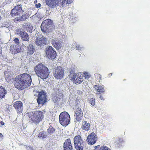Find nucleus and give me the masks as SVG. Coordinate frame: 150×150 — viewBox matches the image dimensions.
I'll return each instance as SVG.
<instances>
[{"label":"nucleus","mask_w":150,"mask_h":150,"mask_svg":"<svg viewBox=\"0 0 150 150\" xmlns=\"http://www.w3.org/2000/svg\"><path fill=\"white\" fill-rule=\"evenodd\" d=\"M32 80L29 74L24 73L19 75L15 78L14 85L15 87L19 90H22L30 86Z\"/></svg>","instance_id":"nucleus-1"},{"label":"nucleus","mask_w":150,"mask_h":150,"mask_svg":"<svg viewBox=\"0 0 150 150\" xmlns=\"http://www.w3.org/2000/svg\"><path fill=\"white\" fill-rule=\"evenodd\" d=\"M37 76L42 79H46L50 74V70L47 67L42 63L38 64L34 68Z\"/></svg>","instance_id":"nucleus-2"},{"label":"nucleus","mask_w":150,"mask_h":150,"mask_svg":"<svg viewBox=\"0 0 150 150\" xmlns=\"http://www.w3.org/2000/svg\"><path fill=\"white\" fill-rule=\"evenodd\" d=\"M27 114L30 118V122L36 125L42 121L44 118L43 113L39 110H36L34 112H29Z\"/></svg>","instance_id":"nucleus-3"},{"label":"nucleus","mask_w":150,"mask_h":150,"mask_svg":"<svg viewBox=\"0 0 150 150\" xmlns=\"http://www.w3.org/2000/svg\"><path fill=\"white\" fill-rule=\"evenodd\" d=\"M59 122L63 126L66 127L70 122V117L69 114L67 112H62L59 116Z\"/></svg>","instance_id":"nucleus-4"},{"label":"nucleus","mask_w":150,"mask_h":150,"mask_svg":"<svg viewBox=\"0 0 150 150\" xmlns=\"http://www.w3.org/2000/svg\"><path fill=\"white\" fill-rule=\"evenodd\" d=\"M74 143L77 150H83L85 142L80 135H77L74 139Z\"/></svg>","instance_id":"nucleus-5"},{"label":"nucleus","mask_w":150,"mask_h":150,"mask_svg":"<svg viewBox=\"0 0 150 150\" xmlns=\"http://www.w3.org/2000/svg\"><path fill=\"white\" fill-rule=\"evenodd\" d=\"M64 70L61 66H57L53 70V75L57 79H61L64 76Z\"/></svg>","instance_id":"nucleus-6"},{"label":"nucleus","mask_w":150,"mask_h":150,"mask_svg":"<svg viewBox=\"0 0 150 150\" xmlns=\"http://www.w3.org/2000/svg\"><path fill=\"white\" fill-rule=\"evenodd\" d=\"M70 77L74 83L77 85L81 83L83 81V76L79 73H74L70 72Z\"/></svg>","instance_id":"nucleus-7"},{"label":"nucleus","mask_w":150,"mask_h":150,"mask_svg":"<svg viewBox=\"0 0 150 150\" xmlns=\"http://www.w3.org/2000/svg\"><path fill=\"white\" fill-rule=\"evenodd\" d=\"M46 93L43 91L39 92L38 96L37 102L40 105L43 106L47 102Z\"/></svg>","instance_id":"nucleus-8"},{"label":"nucleus","mask_w":150,"mask_h":150,"mask_svg":"<svg viewBox=\"0 0 150 150\" xmlns=\"http://www.w3.org/2000/svg\"><path fill=\"white\" fill-rule=\"evenodd\" d=\"M45 53L47 57L49 59H53L57 56L56 52L51 46H48L46 49Z\"/></svg>","instance_id":"nucleus-9"},{"label":"nucleus","mask_w":150,"mask_h":150,"mask_svg":"<svg viewBox=\"0 0 150 150\" xmlns=\"http://www.w3.org/2000/svg\"><path fill=\"white\" fill-rule=\"evenodd\" d=\"M23 11L22 9L21 5L18 4L11 10L10 14L12 17L18 16L22 14Z\"/></svg>","instance_id":"nucleus-10"},{"label":"nucleus","mask_w":150,"mask_h":150,"mask_svg":"<svg viewBox=\"0 0 150 150\" xmlns=\"http://www.w3.org/2000/svg\"><path fill=\"white\" fill-rule=\"evenodd\" d=\"M86 140L89 144H93L97 141V136L93 132L88 136Z\"/></svg>","instance_id":"nucleus-11"},{"label":"nucleus","mask_w":150,"mask_h":150,"mask_svg":"<svg viewBox=\"0 0 150 150\" xmlns=\"http://www.w3.org/2000/svg\"><path fill=\"white\" fill-rule=\"evenodd\" d=\"M74 116L77 121L79 122H80L83 116V112L81 108H78L76 109Z\"/></svg>","instance_id":"nucleus-12"},{"label":"nucleus","mask_w":150,"mask_h":150,"mask_svg":"<svg viewBox=\"0 0 150 150\" xmlns=\"http://www.w3.org/2000/svg\"><path fill=\"white\" fill-rule=\"evenodd\" d=\"M45 38L42 35L39 34L35 40L36 44L38 46H41L45 44Z\"/></svg>","instance_id":"nucleus-13"},{"label":"nucleus","mask_w":150,"mask_h":150,"mask_svg":"<svg viewBox=\"0 0 150 150\" xmlns=\"http://www.w3.org/2000/svg\"><path fill=\"white\" fill-rule=\"evenodd\" d=\"M13 107L18 113H21L22 112L23 109V103L20 101H17L14 103Z\"/></svg>","instance_id":"nucleus-14"},{"label":"nucleus","mask_w":150,"mask_h":150,"mask_svg":"<svg viewBox=\"0 0 150 150\" xmlns=\"http://www.w3.org/2000/svg\"><path fill=\"white\" fill-rule=\"evenodd\" d=\"M60 1V0H45L46 4L52 8L56 7Z\"/></svg>","instance_id":"nucleus-15"},{"label":"nucleus","mask_w":150,"mask_h":150,"mask_svg":"<svg viewBox=\"0 0 150 150\" xmlns=\"http://www.w3.org/2000/svg\"><path fill=\"white\" fill-rule=\"evenodd\" d=\"M51 43L54 47L57 50L60 49L62 46V41L56 40V39H52L51 40Z\"/></svg>","instance_id":"nucleus-16"},{"label":"nucleus","mask_w":150,"mask_h":150,"mask_svg":"<svg viewBox=\"0 0 150 150\" xmlns=\"http://www.w3.org/2000/svg\"><path fill=\"white\" fill-rule=\"evenodd\" d=\"M63 147L64 150H72L73 148L70 139L66 140L64 143Z\"/></svg>","instance_id":"nucleus-17"},{"label":"nucleus","mask_w":150,"mask_h":150,"mask_svg":"<svg viewBox=\"0 0 150 150\" xmlns=\"http://www.w3.org/2000/svg\"><path fill=\"white\" fill-rule=\"evenodd\" d=\"M18 33L20 35L22 40L23 41H28L29 37L27 33L25 31H21V29L18 31Z\"/></svg>","instance_id":"nucleus-18"},{"label":"nucleus","mask_w":150,"mask_h":150,"mask_svg":"<svg viewBox=\"0 0 150 150\" xmlns=\"http://www.w3.org/2000/svg\"><path fill=\"white\" fill-rule=\"evenodd\" d=\"M23 27L25 30L29 32L30 33L32 32V30L33 29V27L32 25L29 23H24L23 25Z\"/></svg>","instance_id":"nucleus-19"},{"label":"nucleus","mask_w":150,"mask_h":150,"mask_svg":"<svg viewBox=\"0 0 150 150\" xmlns=\"http://www.w3.org/2000/svg\"><path fill=\"white\" fill-rule=\"evenodd\" d=\"M35 47L33 45L30 44L27 47V54L28 55L32 54L35 51Z\"/></svg>","instance_id":"nucleus-20"},{"label":"nucleus","mask_w":150,"mask_h":150,"mask_svg":"<svg viewBox=\"0 0 150 150\" xmlns=\"http://www.w3.org/2000/svg\"><path fill=\"white\" fill-rule=\"evenodd\" d=\"M94 88L96 91V94H99L104 92L105 91L104 88L101 86L96 85Z\"/></svg>","instance_id":"nucleus-21"},{"label":"nucleus","mask_w":150,"mask_h":150,"mask_svg":"<svg viewBox=\"0 0 150 150\" xmlns=\"http://www.w3.org/2000/svg\"><path fill=\"white\" fill-rule=\"evenodd\" d=\"M81 127L83 130L88 131L90 129V125L89 123H87L86 121H84L82 122V125Z\"/></svg>","instance_id":"nucleus-22"},{"label":"nucleus","mask_w":150,"mask_h":150,"mask_svg":"<svg viewBox=\"0 0 150 150\" xmlns=\"http://www.w3.org/2000/svg\"><path fill=\"white\" fill-rule=\"evenodd\" d=\"M6 93V91L5 88L2 86H0V99L4 98Z\"/></svg>","instance_id":"nucleus-23"},{"label":"nucleus","mask_w":150,"mask_h":150,"mask_svg":"<svg viewBox=\"0 0 150 150\" xmlns=\"http://www.w3.org/2000/svg\"><path fill=\"white\" fill-rule=\"evenodd\" d=\"M10 51L11 53L14 54L18 52V49L16 47V45H12L10 47Z\"/></svg>","instance_id":"nucleus-24"},{"label":"nucleus","mask_w":150,"mask_h":150,"mask_svg":"<svg viewBox=\"0 0 150 150\" xmlns=\"http://www.w3.org/2000/svg\"><path fill=\"white\" fill-rule=\"evenodd\" d=\"M5 75L6 79L7 81H9L12 79L11 73L8 71L6 72L5 73Z\"/></svg>","instance_id":"nucleus-25"},{"label":"nucleus","mask_w":150,"mask_h":150,"mask_svg":"<svg viewBox=\"0 0 150 150\" xmlns=\"http://www.w3.org/2000/svg\"><path fill=\"white\" fill-rule=\"evenodd\" d=\"M52 23V21L50 19H46L43 22V24H46V26H48V28H49L50 27Z\"/></svg>","instance_id":"nucleus-26"},{"label":"nucleus","mask_w":150,"mask_h":150,"mask_svg":"<svg viewBox=\"0 0 150 150\" xmlns=\"http://www.w3.org/2000/svg\"><path fill=\"white\" fill-rule=\"evenodd\" d=\"M43 24V22H42L41 25V28L42 31L43 32L46 33L47 31V29L49 28H48V26H46V24Z\"/></svg>","instance_id":"nucleus-27"},{"label":"nucleus","mask_w":150,"mask_h":150,"mask_svg":"<svg viewBox=\"0 0 150 150\" xmlns=\"http://www.w3.org/2000/svg\"><path fill=\"white\" fill-rule=\"evenodd\" d=\"M38 137L39 138H45L47 137L46 132L44 131L40 132L38 134Z\"/></svg>","instance_id":"nucleus-28"},{"label":"nucleus","mask_w":150,"mask_h":150,"mask_svg":"<svg viewBox=\"0 0 150 150\" xmlns=\"http://www.w3.org/2000/svg\"><path fill=\"white\" fill-rule=\"evenodd\" d=\"M55 129L52 126H50L47 129V132L49 134H52L55 131Z\"/></svg>","instance_id":"nucleus-29"},{"label":"nucleus","mask_w":150,"mask_h":150,"mask_svg":"<svg viewBox=\"0 0 150 150\" xmlns=\"http://www.w3.org/2000/svg\"><path fill=\"white\" fill-rule=\"evenodd\" d=\"M73 1V0H62V1L61 2V5L63 6V5L65 4H70Z\"/></svg>","instance_id":"nucleus-30"},{"label":"nucleus","mask_w":150,"mask_h":150,"mask_svg":"<svg viewBox=\"0 0 150 150\" xmlns=\"http://www.w3.org/2000/svg\"><path fill=\"white\" fill-rule=\"evenodd\" d=\"M30 16L28 13H26L23 14L22 16H21L22 18V20L23 21H24L25 20L28 18Z\"/></svg>","instance_id":"nucleus-31"},{"label":"nucleus","mask_w":150,"mask_h":150,"mask_svg":"<svg viewBox=\"0 0 150 150\" xmlns=\"http://www.w3.org/2000/svg\"><path fill=\"white\" fill-rule=\"evenodd\" d=\"M88 99L89 103L93 106H94L95 105V99L93 98H90Z\"/></svg>","instance_id":"nucleus-32"},{"label":"nucleus","mask_w":150,"mask_h":150,"mask_svg":"<svg viewBox=\"0 0 150 150\" xmlns=\"http://www.w3.org/2000/svg\"><path fill=\"white\" fill-rule=\"evenodd\" d=\"M98 150H111L109 148L105 146H103L100 147Z\"/></svg>","instance_id":"nucleus-33"},{"label":"nucleus","mask_w":150,"mask_h":150,"mask_svg":"<svg viewBox=\"0 0 150 150\" xmlns=\"http://www.w3.org/2000/svg\"><path fill=\"white\" fill-rule=\"evenodd\" d=\"M83 75L85 78V79H88L90 77V76L89 74L88 73L86 72L83 73Z\"/></svg>","instance_id":"nucleus-34"},{"label":"nucleus","mask_w":150,"mask_h":150,"mask_svg":"<svg viewBox=\"0 0 150 150\" xmlns=\"http://www.w3.org/2000/svg\"><path fill=\"white\" fill-rule=\"evenodd\" d=\"M95 76L97 79H99L100 80H101L102 79V76L100 74H99L98 73H96L95 74Z\"/></svg>","instance_id":"nucleus-35"},{"label":"nucleus","mask_w":150,"mask_h":150,"mask_svg":"<svg viewBox=\"0 0 150 150\" xmlns=\"http://www.w3.org/2000/svg\"><path fill=\"white\" fill-rule=\"evenodd\" d=\"M14 20V22L16 23L18 22H20L21 21H23L22 20L21 16L16 17Z\"/></svg>","instance_id":"nucleus-36"},{"label":"nucleus","mask_w":150,"mask_h":150,"mask_svg":"<svg viewBox=\"0 0 150 150\" xmlns=\"http://www.w3.org/2000/svg\"><path fill=\"white\" fill-rule=\"evenodd\" d=\"M13 41L16 45H18L19 44V40L18 38H15L13 40Z\"/></svg>","instance_id":"nucleus-37"},{"label":"nucleus","mask_w":150,"mask_h":150,"mask_svg":"<svg viewBox=\"0 0 150 150\" xmlns=\"http://www.w3.org/2000/svg\"><path fill=\"white\" fill-rule=\"evenodd\" d=\"M123 139L122 138H119L118 140H117L116 142L117 143L120 144L122 142H123Z\"/></svg>","instance_id":"nucleus-38"},{"label":"nucleus","mask_w":150,"mask_h":150,"mask_svg":"<svg viewBox=\"0 0 150 150\" xmlns=\"http://www.w3.org/2000/svg\"><path fill=\"white\" fill-rule=\"evenodd\" d=\"M35 8H38L40 7L41 4L40 3H38V4H35Z\"/></svg>","instance_id":"nucleus-39"},{"label":"nucleus","mask_w":150,"mask_h":150,"mask_svg":"<svg viewBox=\"0 0 150 150\" xmlns=\"http://www.w3.org/2000/svg\"><path fill=\"white\" fill-rule=\"evenodd\" d=\"M76 48L77 50H81V47L79 45H77Z\"/></svg>","instance_id":"nucleus-40"},{"label":"nucleus","mask_w":150,"mask_h":150,"mask_svg":"<svg viewBox=\"0 0 150 150\" xmlns=\"http://www.w3.org/2000/svg\"><path fill=\"white\" fill-rule=\"evenodd\" d=\"M82 93V91L80 90H78L77 91V93L78 95H81Z\"/></svg>","instance_id":"nucleus-41"},{"label":"nucleus","mask_w":150,"mask_h":150,"mask_svg":"<svg viewBox=\"0 0 150 150\" xmlns=\"http://www.w3.org/2000/svg\"><path fill=\"white\" fill-rule=\"evenodd\" d=\"M102 100H104V99H103V97L101 95H100V96L99 97Z\"/></svg>","instance_id":"nucleus-42"},{"label":"nucleus","mask_w":150,"mask_h":150,"mask_svg":"<svg viewBox=\"0 0 150 150\" xmlns=\"http://www.w3.org/2000/svg\"><path fill=\"white\" fill-rule=\"evenodd\" d=\"M0 124L2 125H4V122L2 121H1L0 122Z\"/></svg>","instance_id":"nucleus-43"},{"label":"nucleus","mask_w":150,"mask_h":150,"mask_svg":"<svg viewBox=\"0 0 150 150\" xmlns=\"http://www.w3.org/2000/svg\"><path fill=\"white\" fill-rule=\"evenodd\" d=\"M112 75V73H110L108 74V76L109 77L111 76Z\"/></svg>","instance_id":"nucleus-44"},{"label":"nucleus","mask_w":150,"mask_h":150,"mask_svg":"<svg viewBox=\"0 0 150 150\" xmlns=\"http://www.w3.org/2000/svg\"><path fill=\"white\" fill-rule=\"evenodd\" d=\"M3 137V135H2L1 133H0V138H2Z\"/></svg>","instance_id":"nucleus-45"},{"label":"nucleus","mask_w":150,"mask_h":150,"mask_svg":"<svg viewBox=\"0 0 150 150\" xmlns=\"http://www.w3.org/2000/svg\"><path fill=\"white\" fill-rule=\"evenodd\" d=\"M37 0H35L34 1V3H37Z\"/></svg>","instance_id":"nucleus-46"},{"label":"nucleus","mask_w":150,"mask_h":150,"mask_svg":"<svg viewBox=\"0 0 150 150\" xmlns=\"http://www.w3.org/2000/svg\"><path fill=\"white\" fill-rule=\"evenodd\" d=\"M99 146H100V145H98V146H96L95 147H96V148H97Z\"/></svg>","instance_id":"nucleus-47"},{"label":"nucleus","mask_w":150,"mask_h":150,"mask_svg":"<svg viewBox=\"0 0 150 150\" xmlns=\"http://www.w3.org/2000/svg\"><path fill=\"white\" fill-rule=\"evenodd\" d=\"M1 16H0V20L1 19Z\"/></svg>","instance_id":"nucleus-48"},{"label":"nucleus","mask_w":150,"mask_h":150,"mask_svg":"<svg viewBox=\"0 0 150 150\" xmlns=\"http://www.w3.org/2000/svg\"><path fill=\"white\" fill-rule=\"evenodd\" d=\"M124 81H125V79H124Z\"/></svg>","instance_id":"nucleus-49"}]
</instances>
